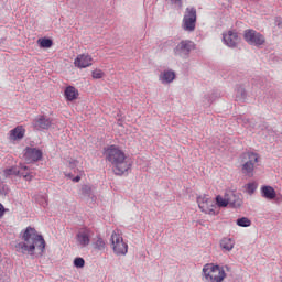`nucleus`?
I'll use <instances>...</instances> for the list:
<instances>
[{
  "mask_svg": "<svg viewBox=\"0 0 282 282\" xmlns=\"http://www.w3.org/2000/svg\"><path fill=\"white\" fill-rule=\"evenodd\" d=\"M20 237L22 241L15 245V252L20 254H29V257H43L45 252V239L34 227H26L21 231ZM36 250L39 251L36 254Z\"/></svg>",
  "mask_w": 282,
  "mask_h": 282,
  "instance_id": "1",
  "label": "nucleus"
},
{
  "mask_svg": "<svg viewBox=\"0 0 282 282\" xmlns=\"http://www.w3.org/2000/svg\"><path fill=\"white\" fill-rule=\"evenodd\" d=\"M104 155L112 165L115 175H124L131 169V162L127 160V154L116 145L105 148Z\"/></svg>",
  "mask_w": 282,
  "mask_h": 282,
  "instance_id": "2",
  "label": "nucleus"
},
{
  "mask_svg": "<svg viewBox=\"0 0 282 282\" xmlns=\"http://www.w3.org/2000/svg\"><path fill=\"white\" fill-rule=\"evenodd\" d=\"M230 270L229 265L220 267L215 263H207L203 267V275L208 282H224L226 279V270Z\"/></svg>",
  "mask_w": 282,
  "mask_h": 282,
  "instance_id": "3",
  "label": "nucleus"
},
{
  "mask_svg": "<svg viewBox=\"0 0 282 282\" xmlns=\"http://www.w3.org/2000/svg\"><path fill=\"white\" fill-rule=\"evenodd\" d=\"M242 169L241 172L247 177H252L254 175V170L259 166V154L256 152H245L241 155Z\"/></svg>",
  "mask_w": 282,
  "mask_h": 282,
  "instance_id": "4",
  "label": "nucleus"
},
{
  "mask_svg": "<svg viewBox=\"0 0 282 282\" xmlns=\"http://www.w3.org/2000/svg\"><path fill=\"white\" fill-rule=\"evenodd\" d=\"M110 241L113 253L117 257H124L127 252H129V245L124 242V238H122V234L120 232V230L116 229L112 231Z\"/></svg>",
  "mask_w": 282,
  "mask_h": 282,
  "instance_id": "5",
  "label": "nucleus"
},
{
  "mask_svg": "<svg viewBox=\"0 0 282 282\" xmlns=\"http://www.w3.org/2000/svg\"><path fill=\"white\" fill-rule=\"evenodd\" d=\"M197 26V9L194 7H188L185 10V14L183 17L182 28L184 32H195V28Z\"/></svg>",
  "mask_w": 282,
  "mask_h": 282,
  "instance_id": "6",
  "label": "nucleus"
},
{
  "mask_svg": "<svg viewBox=\"0 0 282 282\" xmlns=\"http://www.w3.org/2000/svg\"><path fill=\"white\" fill-rule=\"evenodd\" d=\"M195 50V42L191 40H182L175 47H174V54L175 56H180V58H183L186 61L191 57V53Z\"/></svg>",
  "mask_w": 282,
  "mask_h": 282,
  "instance_id": "7",
  "label": "nucleus"
},
{
  "mask_svg": "<svg viewBox=\"0 0 282 282\" xmlns=\"http://www.w3.org/2000/svg\"><path fill=\"white\" fill-rule=\"evenodd\" d=\"M197 204L202 213H205L206 215H218L219 212H217V205L215 204L214 199L208 198V196H199L197 198Z\"/></svg>",
  "mask_w": 282,
  "mask_h": 282,
  "instance_id": "8",
  "label": "nucleus"
},
{
  "mask_svg": "<svg viewBox=\"0 0 282 282\" xmlns=\"http://www.w3.org/2000/svg\"><path fill=\"white\" fill-rule=\"evenodd\" d=\"M243 39L249 45L256 47H261L265 43V36L252 29L245 30Z\"/></svg>",
  "mask_w": 282,
  "mask_h": 282,
  "instance_id": "9",
  "label": "nucleus"
},
{
  "mask_svg": "<svg viewBox=\"0 0 282 282\" xmlns=\"http://www.w3.org/2000/svg\"><path fill=\"white\" fill-rule=\"evenodd\" d=\"M91 237H94V231L90 228H80L76 234V241L82 248H87L91 243Z\"/></svg>",
  "mask_w": 282,
  "mask_h": 282,
  "instance_id": "10",
  "label": "nucleus"
},
{
  "mask_svg": "<svg viewBox=\"0 0 282 282\" xmlns=\"http://www.w3.org/2000/svg\"><path fill=\"white\" fill-rule=\"evenodd\" d=\"M33 124L37 131L47 130L52 124H54V119L48 118L47 116H37L34 119Z\"/></svg>",
  "mask_w": 282,
  "mask_h": 282,
  "instance_id": "11",
  "label": "nucleus"
},
{
  "mask_svg": "<svg viewBox=\"0 0 282 282\" xmlns=\"http://www.w3.org/2000/svg\"><path fill=\"white\" fill-rule=\"evenodd\" d=\"M42 158H43V151L36 148L25 149L24 159L26 162H39V160H42Z\"/></svg>",
  "mask_w": 282,
  "mask_h": 282,
  "instance_id": "12",
  "label": "nucleus"
},
{
  "mask_svg": "<svg viewBox=\"0 0 282 282\" xmlns=\"http://www.w3.org/2000/svg\"><path fill=\"white\" fill-rule=\"evenodd\" d=\"M94 59L91 58V55L88 54H80L75 58V67H78L79 69H85L86 67H91V62Z\"/></svg>",
  "mask_w": 282,
  "mask_h": 282,
  "instance_id": "13",
  "label": "nucleus"
},
{
  "mask_svg": "<svg viewBox=\"0 0 282 282\" xmlns=\"http://www.w3.org/2000/svg\"><path fill=\"white\" fill-rule=\"evenodd\" d=\"M223 41L227 47H235L239 43V35L237 32L228 31V33L223 34Z\"/></svg>",
  "mask_w": 282,
  "mask_h": 282,
  "instance_id": "14",
  "label": "nucleus"
},
{
  "mask_svg": "<svg viewBox=\"0 0 282 282\" xmlns=\"http://www.w3.org/2000/svg\"><path fill=\"white\" fill-rule=\"evenodd\" d=\"M225 194L227 196V204L231 208H240L242 200L241 197L237 195V193H235L234 191H227L225 192Z\"/></svg>",
  "mask_w": 282,
  "mask_h": 282,
  "instance_id": "15",
  "label": "nucleus"
},
{
  "mask_svg": "<svg viewBox=\"0 0 282 282\" xmlns=\"http://www.w3.org/2000/svg\"><path fill=\"white\" fill-rule=\"evenodd\" d=\"M237 123L241 124L246 129H249L250 131H253V129H257V120L246 118L245 116L238 117Z\"/></svg>",
  "mask_w": 282,
  "mask_h": 282,
  "instance_id": "16",
  "label": "nucleus"
},
{
  "mask_svg": "<svg viewBox=\"0 0 282 282\" xmlns=\"http://www.w3.org/2000/svg\"><path fill=\"white\" fill-rule=\"evenodd\" d=\"M159 80L163 85H169L173 83V80H175V72H173L172 69L163 70L159 76Z\"/></svg>",
  "mask_w": 282,
  "mask_h": 282,
  "instance_id": "17",
  "label": "nucleus"
},
{
  "mask_svg": "<svg viewBox=\"0 0 282 282\" xmlns=\"http://www.w3.org/2000/svg\"><path fill=\"white\" fill-rule=\"evenodd\" d=\"M261 195L264 199L272 200L276 198V191H274V187L270 185H264L261 187Z\"/></svg>",
  "mask_w": 282,
  "mask_h": 282,
  "instance_id": "18",
  "label": "nucleus"
},
{
  "mask_svg": "<svg viewBox=\"0 0 282 282\" xmlns=\"http://www.w3.org/2000/svg\"><path fill=\"white\" fill-rule=\"evenodd\" d=\"M219 246L224 252H230L232 250V248H235V239L224 237L220 240Z\"/></svg>",
  "mask_w": 282,
  "mask_h": 282,
  "instance_id": "19",
  "label": "nucleus"
},
{
  "mask_svg": "<svg viewBox=\"0 0 282 282\" xmlns=\"http://www.w3.org/2000/svg\"><path fill=\"white\" fill-rule=\"evenodd\" d=\"M23 138H25V129L21 126H18L10 131V140H23Z\"/></svg>",
  "mask_w": 282,
  "mask_h": 282,
  "instance_id": "20",
  "label": "nucleus"
},
{
  "mask_svg": "<svg viewBox=\"0 0 282 282\" xmlns=\"http://www.w3.org/2000/svg\"><path fill=\"white\" fill-rule=\"evenodd\" d=\"M18 177H23L25 182H32V172H30V167L25 165H21L18 167Z\"/></svg>",
  "mask_w": 282,
  "mask_h": 282,
  "instance_id": "21",
  "label": "nucleus"
},
{
  "mask_svg": "<svg viewBox=\"0 0 282 282\" xmlns=\"http://www.w3.org/2000/svg\"><path fill=\"white\" fill-rule=\"evenodd\" d=\"M64 94H65L66 100H68L69 102L78 98V90L74 86H67Z\"/></svg>",
  "mask_w": 282,
  "mask_h": 282,
  "instance_id": "22",
  "label": "nucleus"
},
{
  "mask_svg": "<svg viewBox=\"0 0 282 282\" xmlns=\"http://www.w3.org/2000/svg\"><path fill=\"white\" fill-rule=\"evenodd\" d=\"M246 98H248V93L246 91V88L239 86L236 89V100H237V102H246Z\"/></svg>",
  "mask_w": 282,
  "mask_h": 282,
  "instance_id": "23",
  "label": "nucleus"
},
{
  "mask_svg": "<svg viewBox=\"0 0 282 282\" xmlns=\"http://www.w3.org/2000/svg\"><path fill=\"white\" fill-rule=\"evenodd\" d=\"M94 248L95 250H99L100 252H102V250L107 248V243L105 242V239H102V237L100 236H97V239L94 241Z\"/></svg>",
  "mask_w": 282,
  "mask_h": 282,
  "instance_id": "24",
  "label": "nucleus"
},
{
  "mask_svg": "<svg viewBox=\"0 0 282 282\" xmlns=\"http://www.w3.org/2000/svg\"><path fill=\"white\" fill-rule=\"evenodd\" d=\"M216 206H218V208H226L228 205V197L225 196L223 197L221 195L216 196Z\"/></svg>",
  "mask_w": 282,
  "mask_h": 282,
  "instance_id": "25",
  "label": "nucleus"
},
{
  "mask_svg": "<svg viewBox=\"0 0 282 282\" xmlns=\"http://www.w3.org/2000/svg\"><path fill=\"white\" fill-rule=\"evenodd\" d=\"M236 224L240 228H250V226H252V220H250L248 217H241L236 220Z\"/></svg>",
  "mask_w": 282,
  "mask_h": 282,
  "instance_id": "26",
  "label": "nucleus"
},
{
  "mask_svg": "<svg viewBox=\"0 0 282 282\" xmlns=\"http://www.w3.org/2000/svg\"><path fill=\"white\" fill-rule=\"evenodd\" d=\"M35 202L36 204H39L40 206H42V208H47L48 206V202H47V195L46 194H39L35 196Z\"/></svg>",
  "mask_w": 282,
  "mask_h": 282,
  "instance_id": "27",
  "label": "nucleus"
},
{
  "mask_svg": "<svg viewBox=\"0 0 282 282\" xmlns=\"http://www.w3.org/2000/svg\"><path fill=\"white\" fill-rule=\"evenodd\" d=\"M37 43L40 44V47H44V48H50L52 47V45H54V42H52V40L47 37L39 39Z\"/></svg>",
  "mask_w": 282,
  "mask_h": 282,
  "instance_id": "28",
  "label": "nucleus"
},
{
  "mask_svg": "<svg viewBox=\"0 0 282 282\" xmlns=\"http://www.w3.org/2000/svg\"><path fill=\"white\" fill-rule=\"evenodd\" d=\"M3 173H4V176H6V177H10V175H17V176H18L19 167H17V166H11V167H9V169H6V170L3 171Z\"/></svg>",
  "mask_w": 282,
  "mask_h": 282,
  "instance_id": "29",
  "label": "nucleus"
},
{
  "mask_svg": "<svg viewBox=\"0 0 282 282\" xmlns=\"http://www.w3.org/2000/svg\"><path fill=\"white\" fill-rule=\"evenodd\" d=\"M82 195H84V197H91V186L84 185L82 187Z\"/></svg>",
  "mask_w": 282,
  "mask_h": 282,
  "instance_id": "30",
  "label": "nucleus"
},
{
  "mask_svg": "<svg viewBox=\"0 0 282 282\" xmlns=\"http://www.w3.org/2000/svg\"><path fill=\"white\" fill-rule=\"evenodd\" d=\"M74 267L75 268H85V259L78 257L74 259Z\"/></svg>",
  "mask_w": 282,
  "mask_h": 282,
  "instance_id": "31",
  "label": "nucleus"
},
{
  "mask_svg": "<svg viewBox=\"0 0 282 282\" xmlns=\"http://www.w3.org/2000/svg\"><path fill=\"white\" fill-rule=\"evenodd\" d=\"M102 76H105V73L101 69L93 70V78H95L96 80L102 78Z\"/></svg>",
  "mask_w": 282,
  "mask_h": 282,
  "instance_id": "32",
  "label": "nucleus"
},
{
  "mask_svg": "<svg viewBox=\"0 0 282 282\" xmlns=\"http://www.w3.org/2000/svg\"><path fill=\"white\" fill-rule=\"evenodd\" d=\"M254 191H257V184L254 183L247 184V193H249V195L254 194Z\"/></svg>",
  "mask_w": 282,
  "mask_h": 282,
  "instance_id": "33",
  "label": "nucleus"
},
{
  "mask_svg": "<svg viewBox=\"0 0 282 282\" xmlns=\"http://www.w3.org/2000/svg\"><path fill=\"white\" fill-rule=\"evenodd\" d=\"M78 164V161H72L69 162V169L75 172L78 173V169H76V165Z\"/></svg>",
  "mask_w": 282,
  "mask_h": 282,
  "instance_id": "34",
  "label": "nucleus"
},
{
  "mask_svg": "<svg viewBox=\"0 0 282 282\" xmlns=\"http://www.w3.org/2000/svg\"><path fill=\"white\" fill-rule=\"evenodd\" d=\"M170 3H172V6H175L176 8H181L182 6V0H166Z\"/></svg>",
  "mask_w": 282,
  "mask_h": 282,
  "instance_id": "35",
  "label": "nucleus"
},
{
  "mask_svg": "<svg viewBox=\"0 0 282 282\" xmlns=\"http://www.w3.org/2000/svg\"><path fill=\"white\" fill-rule=\"evenodd\" d=\"M4 214H6V207H3V205L0 203V217H3Z\"/></svg>",
  "mask_w": 282,
  "mask_h": 282,
  "instance_id": "36",
  "label": "nucleus"
},
{
  "mask_svg": "<svg viewBox=\"0 0 282 282\" xmlns=\"http://www.w3.org/2000/svg\"><path fill=\"white\" fill-rule=\"evenodd\" d=\"M65 177H68L69 180H74V174L72 172H65Z\"/></svg>",
  "mask_w": 282,
  "mask_h": 282,
  "instance_id": "37",
  "label": "nucleus"
},
{
  "mask_svg": "<svg viewBox=\"0 0 282 282\" xmlns=\"http://www.w3.org/2000/svg\"><path fill=\"white\" fill-rule=\"evenodd\" d=\"M275 25H278V28H282L281 19L275 20Z\"/></svg>",
  "mask_w": 282,
  "mask_h": 282,
  "instance_id": "38",
  "label": "nucleus"
},
{
  "mask_svg": "<svg viewBox=\"0 0 282 282\" xmlns=\"http://www.w3.org/2000/svg\"><path fill=\"white\" fill-rule=\"evenodd\" d=\"M73 182H80V175L73 177Z\"/></svg>",
  "mask_w": 282,
  "mask_h": 282,
  "instance_id": "39",
  "label": "nucleus"
},
{
  "mask_svg": "<svg viewBox=\"0 0 282 282\" xmlns=\"http://www.w3.org/2000/svg\"><path fill=\"white\" fill-rule=\"evenodd\" d=\"M212 102H213V101H208V104H207V105H212Z\"/></svg>",
  "mask_w": 282,
  "mask_h": 282,
  "instance_id": "40",
  "label": "nucleus"
}]
</instances>
